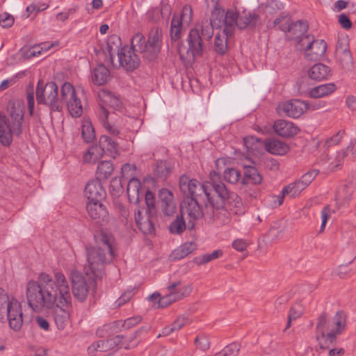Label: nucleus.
<instances>
[{"label": "nucleus", "mask_w": 356, "mask_h": 356, "mask_svg": "<svg viewBox=\"0 0 356 356\" xmlns=\"http://www.w3.org/2000/svg\"><path fill=\"white\" fill-rule=\"evenodd\" d=\"M62 103H65L70 115L72 117L78 118L83 113L82 103L77 97L75 89L72 84L65 82L63 84L60 90Z\"/></svg>", "instance_id": "f8f14e48"}, {"label": "nucleus", "mask_w": 356, "mask_h": 356, "mask_svg": "<svg viewBox=\"0 0 356 356\" xmlns=\"http://www.w3.org/2000/svg\"><path fill=\"white\" fill-rule=\"evenodd\" d=\"M327 49V46H307L305 58L307 60L316 61L321 59Z\"/></svg>", "instance_id": "4c0bfd02"}, {"label": "nucleus", "mask_w": 356, "mask_h": 356, "mask_svg": "<svg viewBox=\"0 0 356 356\" xmlns=\"http://www.w3.org/2000/svg\"><path fill=\"white\" fill-rule=\"evenodd\" d=\"M140 50L143 56L148 60H154L156 58L159 51V46H140Z\"/></svg>", "instance_id": "6e6d98bb"}, {"label": "nucleus", "mask_w": 356, "mask_h": 356, "mask_svg": "<svg viewBox=\"0 0 356 356\" xmlns=\"http://www.w3.org/2000/svg\"><path fill=\"white\" fill-rule=\"evenodd\" d=\"M109 115L110 114L107 108L103 105H99V108L97 111V115L102 125L109 122Z\"/></svg>", "instance_id": "774afa93"}, {"label": "nucleus", "mask_w": 356, "mask_h": 356, "mask_svg": "<svg viewBox=\"0 0 356 356\" xmlns=\"http://www.w3.org/2000/svg\"><path fill=\"white\" fill-rule=\"evenodd\" d=\"M318 174V170H312L304 174L299 180L285 186L282 191V195L276 197L278 201L277 205L280 206L282 204L283 197L286 195L291 197H295L298 195L312 183Z\"/></svg>", "instance_id": "9b49d317"}, {"label": "nucleus", "mask_w": 356, "mask_h": 356, "mask_svg": "<svg viewBox=\"0 0 356 356\" xmlns=\"http://www.w3.org/2000/svg\"><path fill=\"white\" fill-rule=\"evenodd\" d=\"M346 315L338 311L332 320L326 312H323L317 318L316 340L321 349L330 348L337 343V336L346 329Z\"/></svg>", "instance_id": "7ed1b4c3"}, {"label": "nucleus", "mask_w": 356, "mask_h": 356, "mask_svg": "<svg viewBox=\"0 0 356 356\" xmlns=\"http://www.w3.org/2000/svg\"><path fill=\"white\" fill-rule=\"evenodd\" d=\"M91 79L95 85H104L110 79V71L105 65H99L93 70Z\"/></svg>", "instance_id": "72a5a7b5"}, {"label": "nucleus", "mask_w": 356, "mask_h": 356, "mask_svg": "<svg viewBox=\"0 0 356 356\" xmlns=\"http://www.w3.org/2000/svg\"><path fill=\"white\" fill-rule=\"evenodd\" d=\"M98 49L94 47V51L99 56V59H102L106 63H113L114 55L112 53V46H98Z\"/></svg>", "instance_id": "a18cd8bd"}, {"label": "nucleus", "mask_w": 356, "mask_h": 356, "mask_svg": "<svg viewBox=\"0 0 356 356\" xmlns=\"http://www.w3.org/2000/svg\"><path fill=\"white\" fill-rule=\"evenodd\" d=\"M206 215L211 220H216L220 224H228L230 221V214L224 202L215 200V195L206 203Z\"/></svg>", "instance_id": "ddd939ff"}, {"label": "nucleus", "mask_w": 356, "mask_h": 356, "mask_svg": "<svg viewBox=\"0 0 356 356\" xmlns=\"http://www.w3.org/2000/svg\"><path fill=\"white\" fill-rule=\"evenodd\" d=\"M241 345L237 343H232L214 356H236L240 350Z\"/></svg>", "instance_id": "8fccbe9b"}, {"label": "nucleus", "mask_w": 356, "mask_h": 356, "mask_svg": "<svg viewBox=\"0 0 356 356\" xmlns=\"http://www.w3.org/2000/svg\"><path fill=\"white\" fill-rule=\"evenodd\" d=\"M309 77L315 81H323L331 76L330 67L323 63L314 65L308 71Z\"/></svg>", "instance_id": "c756f323"}, {"label": "nucleus", "mask_w": 356, "mask_h": 356, "mask_svg": "<svg viewBox=\"0 0 356 356\" xmlns=\"http://www.w3.org/2000/svg\"><path fill=\"white\" fill-rule=\"evenodd\" d=\"M5 314H6L9 327L15 332L19 331L24 323L21 303L17 299L12 297Z\"/></svg>", "instance_id": "2eb2a0df"}, {"label": "nucleus", "mask_w": 356, "mask_h": 356, "mask_svg": "<svg viewBox=\"0 0 356 356\" xmlns=\"http://www.w3.org/2000/svg\"><path fill=\"white\" fill-rule=\"evenodd\" d=\"M141 184L138 179L132 177L128 182L127 193L130 202L138 204L143 195H140Z\"/></svg>", "instance_id": "2f4dec72"}, {"label": "nucleus", "mask_w": 356, "mask_h": 356, "mask_svg": "<svg viewBox=\"0 0 356 356\" xmlns=\"http://www.w3.org/2000/svg\"><path fill=\"white\" fill-rule=\"evenodd\" d=\"M335 58L341 69L346 71L353 69V57L348 46H336Z\"/></svg>", "instance_id": "b1692460"}, {"label": "nucleus", "mask_w": 356, "mask_h": 356, "mask_svg": "<svg viewBox=\"0 0 356 356\" xmlns=\"http://www.w3.org/2000/svg\"><path fill=\"white\" fill-rule=\"evenodd\" d=\"M114 170L113 165L111 161H104L98 164L97 170V175L98 180L106 179L112 174Z\"/></svg>", "instance_id": "c03bdc74"}, {"label": "nucleus", "mask_w": 356, "mask_h": 356, "mask_svg": "<svg viewBox=\"0 0 356 356\" xmlns=\"http://www.w3.org/2000/svg\"><path fill=\"white\" fill-rule=\"evenodd\" d=\"M156 213L145 211V207L138 208L135 211V222L144 234H152L154 231L153 220Z\"/></svg>", "instance_id": "dca6fc26"}, {"label": "nucleus", "mask_w": 356, "mask_h": 356, "mask_svg": "<svg viewBox=\"0 0 356 356\" xmlns=\"http://www.w3.org/2000/svg\"><path fill=\"white\" fill-rule=\"evenodd\" d=\"M15 22L14 17L7 12L0 14V26L3 28L11 27Z\"/></svg>", "instance_id": "680f3d73"}, {"label": "nucleus", "mask_w": 356, "mask_h": 356, "mask_svg": "<svg viewBox=\"0 0 356 356\" xmlns=\"http://www.w3.org/2000/svg\"><path fill=\"white\" fill-rule=\"evenodd\" d=\"M336 89L337 87L334 83L322 84L312 88L309 91V96L314 99H319L333 93Z\"/></svg>", "instance_id": "c9c22d12"}, {"label": "nucleus", "mask_w": 356, "mask_h": 356, "mask_svg": "<svg viewBox=\"0 0 356 356\" xmlns=\"http://www.w3.org/2000/svg\"><path fill=\"white\" fill-rule=\"evenodd\" d=\"M58 88L55 82H47L44 85L42 80L38 81L35 91L37 102L47 106L51 111L61 112L63 110L62 98L58 99Z\"/></svg>", "instance_id": "0eeeda50"}, {"label": "nucleus", "mask_w": 356, "mask_h": 356, "mask_svg": "<svg viewBox=\"0 0 356 356\" xmlns=\"http://www.w3.org/2000/svg\"><path fill=\"white\" fill-rule=\"evenodd\" d=\"M224 179L232 184H236L241 178V172L236 168H229L224 171Z\"/></svg>", "instance_id": "09e8293b"}, {"label": "nucleus", "mask_w": 356, "mask_h": 356, "mask_svg": "<svg viewBox=\"0 0 356 356\" xmlns=\"http://www.w3.org/2000/svg\"><path fill=\"white\" fill-rule=\"evenodd\" d=\"M136 46H121L118 51L120 66L127 72H133L140 65V60L136 53Z\"/></svg>", "instance_id": "4468645a"}, {"label": "nucleus", "mask_w": 356, "mask_h": 356, "mask_svg": "<svg viewBox=\"0 0 356 356\" xmlns=\"http://www.w3.org/2000/svg\"><path fill=\"white\" fill-rule=\"evenodd\" d=\"M173 296L168 292V293L163 297H161L158 300V307H166L172 303L176 302Z\"/></svg>", "instance_id": "0e129e2a"}, {"label": "nucleus", "mask_w": 356, "mask_h": 356, "mask_svg": "<svg viewBox=\"0 0 356 356\" xmlns=\"http://www.w3.org/2000/svg\"><path fill=\"white\" fill-rule=\"evenodd\" d=\"M209 179L211 180L212 190L217 195L216 200L224 202L225 207L232 211L236 215L243 213V207L241 198L235 193H229L225 185L221 180V176L218 172L212 170L209 173Z\"/></svg>", "instance_id": "423d86ee"}, {"label": "nucleus", "mask_w": 356, "mask_h": 356, "mask_svg": "<svg viewBox=\"0 0 356 356\" xmlns=\"http://www.w3.org/2000/svg\"><path fill=\"white\" fill-rule=\"evenodd\" d=\"M261 24L260 17L254 13H244L241 16L238 15L236 27L243 29L247 27H256Z\"/></svg>", "instance_id": "c85d7f7f"}, {"label": "nucleus", "mask_w": 356, "mask_h": 356, "mask_svg": "<svg viewBox=\"0 0 356 356\" xmlns=\"http://www.w3.org/2000/svg\"><path fill=\"white\" fill-rule=\"evenodd\" d=\"M99 145L104 153L108 154L113 158L119 154L118 143L108 136H102L99 140Z\"/></svg>", "instance_id": "473e14b6"}, {"label": "nucleus", "mask_w": 356, "mask_h": 356, "mask_svg": "<svg viewBox=\"0 0 356 356\" xmlns=\"http://www.w3.org/2000/svg\"><path fill=\"white\" fill-rule=\"evenodd\" d=\"M194 342L196 348L202 351H206L210 348V341L207 336H197Z\"/></svg>", "instance_id": "bf43d9fd"}, {"label": "nucleus", "mask_w": 356, "mask_h": 356, "mask_svg": "<svg viewBox=\"0 0 356 356\" xmlns=\"http://www.w3.org/2000/svg\"><path fill=\"white\" fill-rule=\"evenodd\" d=\"M84 194L88 202L102 201L106 196V191L98 179L91 180L85 187Z\"/></svg>", "instance_id": "aec40b11"}, {"label": "nucleus", "mask_w": 356, "mask_h": 356, "mask_svg": "<svg viewBox=\"0 0 356 356\" xmlns=\"http://www.w3.org/2000/svg\"><path fill=\"white\" fill-rule=\"evenodd\" d=\"M72 300L68 305H61L58 302L55 305L56 308L54 312V319L57 328L59 330H64L70 322V314L69 309L71 307Z\"/></svg>", "instance_id": "412c9836"}, {"label": "nucleus", "mask_w": 356, "mask_h": 356, "mask_svg": "<svg viewBox=\"0 0 356 356\" xmlns=\"http://www.w3.org/2000/svg\"><path fill=\"white\" fill-rule=\"evenodd\" d=\"M145 200L147 206V207H145V211L156 213L154 195L149 190H147L145 193Z\"/></svg>", "instance_id": "052dcab7"}, {"label": "nucleus", "mask_w": 356, "mask_h": 356, "mask_svg": "<svg viewBox=\"0 0 356 356\" xmlns=\"http://www.w3.org/2000/svg\"><path fill=\"white\" fill-rule=\"evenodd\" d=\"M273 129L277 135L285 138L293 137L299 131L297 126L293 122L285 120L275 121L273 124Z\"/></svg>", "instance_id": "393cba45"}, {"label": "nucleus", "mask_w": 356, "mask_h": 356, "mask_svg": "<svg viewBox=\"0 0 356 356\" xmlns=\"http://www.w3.org/2000/svg\"><path fill=\"white\" fill-rule=\"evenodd\" d=\"M306 102L299 99L289 100L278 105L279 112L289 118H298L307 111Z\"/></svg>", "instance_id": "6ab92c4d"}, {"label": "nucleus", "mask_w": 356, "mask_h": 356, "mask_svg": "<svg viewBox=\"0 0 356 356\" xmlns=\"http://www.w3.org/2000/svg\"><path fill=\"white\" fill-rule=\"evenodd\" d=\"M196 248L197 245L194 242L185 243L178 248L174 250L171 257L174 259H181L192 253Z\"/></svg>", "instance_id": "58836bf2"}, {"label": "nucleus", "mask_w": 356, "mask_h": 356, "mask_svg": "<svg viewBox=\"0 0 356 356\" xmlns=\"http://www.w3.org/2000/svg\"><path fill=\"white\" fill-rule=\"evenodd\" d=\"M86 211L90 218L97 224L103 225L108 221V212L102 201L87 202Z\"/></svg>", "instance_id": "f3484780"}, {"label": "nucleus", "mask_w": 356, "mask_h": 356, "mask_svg": "<svg viewBox=\"0 0 356 356\" xmlns=\"http://www.w3.org/2000/svg\"><path fill=\"white\" fill-rule=\"evenodd\" d=\"M167 290L178 301L188 296L193 291V286L191 284H183L180 280H177L170 283Z\"/></svg>", "instance_id": "a878e982"}, {"label": "nucleus", "mask_w": 356, "mask_h": 356, "mask_svg": "<svg viewBox=\"0 0 356 356\" xmlns=\"http://www.w3.org/2000/svg\"><path fill=\"white\" fill-rule=\"evenodd\" d=\"M219 0H207V6L211 8L210 22H202L200 29L195 27L191 29L188 37L189 44H202L209 41L213 35V29H222L223 35L226 37L227 43L228 36L234 32L238 13L233 10H225L219 6Z\"/></svg>", "instance_id": "f03ea898"}, {"label": "nucleus", "mask_w": 356, "mask_h": 356, "mask_svg": "<svg viewBox=\"0 0 356 356\" xmlns=\"http://www.w3.org/2000/svg\"><path fill=\"white\" fill-rule=\"evenodd\" d=\"M88 269L87 275H92L94 279L102 278L106 264L110 263L114 256L111 238L104 234L99 236L98 246L86 249Z\"/></svg>", "instance_id": "20e7f679"}, {"label": "nucleus", "mask_w": 356, "mask_h": 356, "mask_svg": "<svg viewBox=\"0 0 356 356\" xmlns=\"http://www.w3.org/2000/svg\"><path fill=\"white\" fill-rule=\"evenodd\" d=\"M280 28L284 32L285 38L289 42L302 44H314L316 42L314 36L306 34L309 28L307 21L286 22L281 24Z\"/></svg>", "instance_id": "1a4fd4ad"}, {"label": "nucleus", "mask_w": 356, "mask_h": 356, "mask_svg": "<svg viewBox=\"0 0 356 356\" xmlns=\"http://www.w3.org/2000/svg\"><path fill=\"white\" fill-rule=\"evenodd\" d=\"M172 172V166L165 161H158L154 170V175L157 179L165 180Z\"/></svg>", "instance_id": "ea45409f"}, {"label": "nucleus", "mask_w": 356, "mask_h": 356, "mask_svg": "<svg viewBox=\"0 0 356 356\" xmlns=\"http://www.w3.org/2000/svg\"><path fill=\"white\" fill-rule=\"evenodd\" d=\"M10 301L11 298H9L6 291L0 287V319L4 318L6 309Z\"/></svg>", "instance_id": "603ef678"}, {"label": "nucleus", "mask_w": 356, "mask_h": 356, "mask_svg": "<svg viewBox=\"0 0 356 356\" xmlns=\"http://www.w3.org/2000/svg\"><path fill=\"white\" fill-rule=\"evenodd\" d=\"M12 124L9 125L5 116L0 114V141L5 146H9L12 141V135L19 136L22 131L24 119L23 107L13 104L9 108Z\"/></svg>", "instance_id": "39448f33"}, {"label": "nucleus", "mask_w": 356, "mask_h": 356, "mask_svg": "<svg viewBox=\"0 0 356 356\" xmlns=\"http://www.w3.org/2000/svg\"><path fill=\"white\" fill-rule=\"evenodd\" d=\"M26 295L28 304L33 310L51 308L56 302L66 305L72 300L68 281L61 272H55L53 277L40 273L36 281L30 280L26 284Z\"/></svg>", "instance_id": "f257e3e1"}, {"label": "nucleus", "mask_w": 356, "mask_h": 356, "mask_svg": "<svg viewBox=\"0 0 356 356\" xmlns=\"http://www.w3.org/2000/svg\"><path fill=\"white\" fill-rule=\"evenodd\" d=\"M115 96V95H114L111 92L107 90H100L98 92V97L102 104L99 105H103L105 107L108 106L110 103L112 102L113 98H114Z\"/></svg>", "instance_id": "4d7b16f0"}, {"label": "nucleus", "mask_w": 356, "mask_h": 356, "mask_svg": "<svg viewBox=\"0 0 356 356\" xmlns=\"http://www.w3.org/2000/svg\"><path fill=\"white\" fill-rule=\"evenodd\" d=\"M192 8L190 6H185L182 9L181 16H177L181 19V23H189L192 20Z\"/></svg>", "instance_id": "e2e57ef3"}, {"label": "nucleus", "mask_w": 356, "mask_h": 356, "mask_svg": "<svg viewBox=\"0 0 356 356\" xmlns=\"http://www.w3.org/2000/svg\"><path fill=\"white\" fill-rule=\"evenodd\" d=\"M346 134L345 130L341 129L338 131L334 135L328 138L325 141V147L327 148L338 145Z\"/></svg>", "instance_id": "864d4df0"}, {"label": "nucleus", "mask_w": 356, "mask_h": 356, "mask_svg": "<svg viewBox=\"0 0 356 356\" xmlns=\"http://www.w3.org/2000/svg\"><path fill=\"white\" fill-rule=\"evenodd\" d=\"M109 342L111 341H108V339L99 340L96 343L91 344L88 347V351L90 353L95 350L99 352H106L109 349H111Z\"/></svg>", "instance_id": "5fc2aeb1"}, {"label": "nucleus", "mask_w": 356, "mask_h": 356, "mask_svg": "<svg viewBox=\"0 0 356 356\" xmlns=\"http://www.w3.org/2000/svg\"><path fill=\"white\" fill-rule=\"evenodd\" d=\"M262 177L257 169L252 166H245L244 177L242 179L243 184H259L261 183Z\"/></svg>", "instance_id": "e433bc0d"}, {"label": "nucleus", "mask_w": 356, "mask_h": 356, "mask_svg": "<svg viewBox=\"0 0 356 356\" xmlns=\"http://www.w3.org/2000/svg\"><path fill=\"white\" fill-rule=\"evenodd\" d=\"M52 46H47L42 48V46H23L19 50L20 56L24 59H29L43 55Z\"/></svg>", "instance_id": "f704fd0d"}, {"label": "nucleus", "mask_w": 356, "mask_h": 356, "mask_svg": "<svg viewBox=\"0 0 356 356\" xmlns=\"http://www.w3.org/2000/svg\"><path fill=\"white\" fill-rule=\"evenodd\" d=\"M202 46H178L177 51L185 65H191L195 60L196 55L202 52Z\"/></svg>", "instance_id": "bb28decb"}, {"label": "nucleus", "mask_w": 356, "mask_h": 356, "mask_svg": "<svg viewBox=\"0 0 356 356\" xmlns=\"http://www.w3.org/2000/svg\"><path fill=\"white\" fill-rule=\"evenodd\" d=\"M186 227L188 225H186L184 216L179 213L170 224L169 232L172 234L181 235Z\"/></svg>", "instance_id": "79ce46f5"}, {"label": "nucleus", "mask_w": 356, "mask_h": 356, "mask_svg": "<svg viewBox=\"0 0 356 356\" xmlns=\"http://www.w3.org/2000/svg\"><path fill=\"white\" fill-rule=\"evenodd\" d=\"M149 329V327H141L140 330H137L134 335H131L129 337L124 338L122 335H117L113 339H109L108 341L111 348L120 346V348H124L125 349H129L134 348L137 346L138 341L136 340V337L140 332H147Z\"/></svg>", "instance_id": "4be33fe9"}, {"label": "nucleus", "mask_w": 356, "mask_h": 356, "mask_svg": "<svg viewBox=\"0 0 356 356\" xmlns=\"http://www.w3.org/2000/svg\"><path fill=\"white\" fill-rule=\"evenodd\" d=\"M102 149L100 145H92L88 151L83 154V161L86 163H95L97 162L104 154Z\"/></svg>", "instance_id": "a19ab883"}, {"label": "nucleus", "mask_w": 356, "mask_h": 356, "mask_svg": "<svg viewBox=\"0 0 356 356\" xmlns=\"http://www.w3.org/2000/svg\"><path fill=\"white\" fill-rule=\"evenodd\" d=\"M243 141L248 151L253 154H259L264 146V142L254 136H246Z\"/></svg>", "instance_id": "37998d69"}, {"label": "nucleus", "mask_w": 356, "mask_h": 356, "mask_svg": "<svg viewBox=\"0 0 356 356\" xmlns=\"http://www.w3.org/2000/svg\"><path fill=\"white\" fill-rule=\"evenodd\" d=\"M179 186L185 197L194 198L203 197L207 201H210L213 195L211 193L212 184L211 179L209 182L201 184L197 179L183 175L179 177Z\"/></svg>", "instance_id": "6e6552de"}, {"label": "nucleus", "mask_w": 356, "mask_h": 356, "mask_svg": "<svg viewBox=\"0 0 356 356\" xmlns=\"http://www.w3.org/2000/svg\"><path fill=\"white\" fill-rule=\"evenodd\" d=\"M162 31L158 27H153L149 31L147 35V42L146 44H157L161 42Z\"/></svg>", "instance_id": "3c124183"}, {"label": "nucleus", "mask_w": 356, "mask_h": 356, "mask_svg": "<svg viewBox=\"0 0 356 356\" xmlns=\"http://www.w3.org/2000/svg\"><path fill=\"white\" fill-rule=\"evenodd\" d=\"M355 144L356 139H352L350 144L346 148L336 152L335 156L329 165L332 171H336L342 166L344 159L347 156L348 153L354 154V146Z\"/></svg>", "instance_id": "cd10ccee"}, {"label": "nucleus", "mask_w": 356, "mask_h": 356, "mask_svg": "<svg viewBox=\"0 0 356 356\" xmlns=\"http://www.w3.org/2000/svg\"><path fill=\"white\" fill-rule=\"evenodd\" d=\"M180 214L181 216H187L188 218V229L192 230L195 227V221L201 219L206 215V207L202 209L199 203L197 198L191 197H184L180 204Z\"/></svg>", "instance_id": "9d476101"}, {"label": "nucleus", "mask_w": 356, "mask_h": 356, "mask_svg": "<svg viewBox=\"0 0 356 356\" xmlns=\"http://www.w3.org/2000/svg\"><path fill=\"white\" fill-rule=\"evenodd\" d=\"M70 278L74 298L80 302H83L88 294V286L85 277L78 271H72Z\"/></svg>", "instance_id": "a211bd4d"}, {"label": "nucleus", "mask_w": 356, "mask_h": 356, "mask_svg": "<svg viewBox=\"0 0 356 356\" xmlns=\"http://www.w3.org/2000/svg\"><path fill=\"white\" fill-rule=\"evenodd\" d=\"M182 24L177 15H174L170 26V37L172 41L176 42L181 37Z\"/></svg>", "instance_id": "de8ad7c7"}, {"label": "nucleus", "mask_w": 356, "mask_h": 356, "mask_svg": "<svg viewBox=\"0 0 356 356\" xmlns=\"http://www.w3.org/2000/svg\"><path fill=\"white\" fill-rule=\"evenodd\" d=\"M81 136L83 140L87 143L94 141L95 138V129L90 121L86 120L83 122L81 127Z\"/></svg>", "instance_id": "49530a36"}, {"label": "nucleus", "mask_w": 356, "mask_h": 356, "mask_svg": "<svg viewBox=\"0 0 356 356\" xmlns=\"http://www.w3.org/2000/svg\"><path fill=\"white\" fill-rule=\"evenodd\" d=\"M326 102L323 100H314L312 102H306L307 111H316L323 108L326 106Z\"/></svg>", "instance_id": "338daca9"}, {"label": "nucleus", "mask_w": 356, "mask_h": 356, "mask_svg": "<svg viewBox=\"0 0 356 356\" xmlns=\"http://www.w3.org/2000/svg\"><path fill=\"white\" fill-rule=\"evenodd\" d=\"M265 149L272 154L284 155L289 150V146L284 142L277 140H266L264 142Z\"/></svg>", "instance_id": "7c9ffc66"}, {"label": "nucleus", "mask_w": 356, "mask_h": 356, "mask_svg": "<svg viewBox=\"0 0 356 356\" xmlns=\"http://www.w3.org/2000/svg\"><path fill=\"white\" fill-rule=\"evenodd\" d=\"M115 96V95H114L111 92L107 90H100L98 92V97L102 104L99 105H103L105 107L108 106L110 103L112 102L113 98H114Z\"/></svg>", "instance_id": "13d9d810"}, {"label": "nucleus", "mask_w": 356, "mask_h": 356, "mask_svg": "<svg viewBox=\"0 0 356 356\" xmlns=\"http://www.w3.org/2000/svg\"><path fill=\"white\" fill-rule=\"evenodd\" d=\"M163 213L167 216H172L176 211V204L172 193L167 188H161L159 193Z\"/></svg>", "instance_id": "5701e85b"}, {"label": "nucleus", "mask_w": 356, "mask_h": 356, "mask_svg": "<svg viewBox=\"0 0 356 356\" xmlns=\"http://www.w3.org/2000/svg\"><path fill=\"white\" fill-rule=\"evenodd\" d=\"M134 296L133 290H127L124 292L121 296L115 301V305L118 307L124 305L129 302Z\"/></svg>", "instance_id": "69168bd1"}]
</instances>
